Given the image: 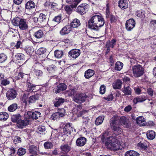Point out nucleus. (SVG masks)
<instances>
[{"label":"nucleus","mask_w":156,"mask_h":156,"mask_svg":"<svg viewBox=\"0 0 156 156\" xmlns=\"http://www.w3.org/2000/svg\"><path fill=\"white\" fill-rule=\"evenodd\" d=\"M82 0H73L72 4V8H74Z\"/></svg>","instance_id":"obj_63"},{"label":"nucleus","mask_w":156,"mask_h":156,"mask_svg":"<svg viewBox=\"0 0 156 156\" xmlns=\"http://www.w3.org/2000/svg\"><path fill=\"white\" fill-rule=\"evenodd\" d=\"M61 118H62V117L58 112L53 113L51 115V119L53 120L59 119Z\"/></svg>","instance_id":"obj_41"},{"label":"nucleus","mask_w":156,"mask_h":156,"mask_svg":"<svg viewBox=\"0 0 156 156\" xmlns=\"http://www.w3.org/2000/svg\"><path fill=\"white\" fill-rule=\"evenodd\" d=\"M125 156H140V154L137 152L133 150H130L126 151L125 154Z\"/></svg>","instance_id":"obj_32"},{"label":"nucleus","mask_w":156,"mask_h":156,"mask_svg":"<svg viewBox=\"0 0 156 156\" xmlns=\"http://www.w3.org/2000/svg\"><path fill=\"white\" fill-rule=\"evenodd\" d=\"M60 148L61 150V152L64 154H66L68 153L71 150L70 146L68 144H65L62 145L60 146Z\"/></svg>","instance_id":"obj_10"},{"label":"nucleus","mask_w":156,"mask_h":156,"mask_svg":"<svg viewBox=\"0 0 156 156\" xmlns=\"http://www.w3.org/2000/svg\"><path fill=\"white\" fill-rule=\"evenodd\" d=\"M73 101L75 102L80 104L78 105H76L75 106L76 107L77 111L80 110L82 108V105L81 104L84 102L85 101L86 98H73Z\"/></svg>","instance_id":"obj_11"},{"label":"nucleus","mask_w":156,"mask_h":156,"mask_svg":"<svg viewBox=\"0 0 156 156\" xmlns=\"http://www.w3.org/2000/svg\"><path fill=\"white\" fill-rule=\"evenodd\" d=\"M54 55L57 58H61L63 55V51H62L56 50L54 52Z\"/></svg>","instance_id":"obj_37"},{"label":"nucleus","mask_w":156,"mask_h":156,"mask_svg":"<svg viewBox=\"0 0 156 156\" xmlns=\"http://www.w3.org/2000/svg\"><path fill=\"white\" fill-rule=\"evenodd\" d=\"M73 8L70 6H66L65 7L66 11L68 14H70Z\"/></svg>","instance_id":"obj_64"},{"label":"nucleus","mask_w":156,"mask_h":156,"mask_svg":"<svg viewBox=\"0 0 156 156\" xmlns=\"http://www.w3.org/2000/svg\"><path fill=\"white\" fill-rule=\"evenodd\" d=\"M71 31L70 25H68L63 27L60 31V34L62 36L67 34Z\"/></svg>","instance_id":"obj_12"},{"label":"nucleus","mask_w":156,"mask_h":156,"mask_svg":"<svg viewBox=\"0 0 156 156\" xmlns=\"http://www.w3.org/2000/svg\"><path fill=\"white\" fill-rule=\"evenodd\" d=\"M146 135L148 140H152L155 138L156 136V134L154 131L149 130L147 132Z\"/></svg>","instance_id":"obj_24"},{"label":"nucleus","mask_w":156,"mask_h":156,"mask_svg":"<svg viewBox=\"0 0 156 156\" xmlns=\"http://www.w3.org/2000/svg\"><path fill=\"white\" fill-rule=\"evenodd\" d=\"M123 66V64L122 62L119 61L117 62L115 64V69L118 71H120L122 69Z\"/></svg>","instance_id":"obj_38"},{"label":"nucleus","mask_w":156,"mask_h":156,"mask_svg":"<svg viewBox=\"0 0 156 156\" xmlns=\"http://www.w3.org/2000/svg\"><path fill=\"white\" fill-rule=\"evenodd\" d=\"M26 152V151L25 149L21 147L18 149L17 154L19 156H22L24 155Z\"/></svg>","instance_id":"obj_46"},{"label":"nucleus","mask_w":156,"mask_h":156,"mask_svg":"<svg viewBox=\"0 0 156 156\" xmlns=\"http://www.w3.org/2000/svg\"><path fill=\"white\" fill-rule=\"evenodd\" d=\"M41 113L40 112L35 111L33 112H31V118L33 119H37L39 117H40Z\"/></svg>","instance_id":"obj_35"},{"label":"nucleus","mask_w":156,"mask_h":156,"mask_svg":"<svg viewBox=\"0 0 156 156\" xmlns=\"http://www.w3.org/2000/svg\"><path fill=\"white\" fill-rule=\"evenodd\" d=\"M88 27L96 31H98L100 28L105 24L104 19L101 16L95 15L92 16L88 22Z\"/></svg>","instance_id":"obj_2"},{"label":"nucleus","mask_w":156,"mask_h":156,"mask_svg":"<svg viewBox=\"0 0 156 156\" xmlns=\"http://www.w3.org/2000/svg\"><path fill=\"white\" fill-rule=\"evenodd\" d=\"M104 119V116H99L96 118L95 123L96 125H99L102 123Z\"/></svg>","instance_id":"obj_44"},{"label":"nucleus","mask_w":156,"mask_h":156,"mask_svg":"<svg viewBox=\"0 0 156 156\" xmlns=\"http://www.w3.org/2000/svg\"><path fill=\"white\" fill-rule=\"evenodd\" d=\"M7 59V56L4 53L0 54V63H2L5 62Z\"/></svg>","instance_id":"obj_49"},{"label":"nucleus","mask_w":156,"mask_h":156,"mask_svg":"<svg viewBox=\"0 0 156 156\" xmlns=\"http://www.w3.org/2000/svg\"><path fill=\"white\" fill-rule=\"evenodd\" d=\"M61 19V16L60 15H59L55 17L52 20L58 23H60Z\"/></svg>","instance_id":"obj_60"},{"label":"nucleus","mask_w":156,"mask_h":156,"mask_svg":"<svg viewBox=\"0 0 156 156\" xmlns=\"http://www.w3.org/2000/svg\"><path fill=\"white\" fill-rule=\"evenodd\" d=\"M116 40L115 39H112L111 41L107 42L106 46L107 48V50L109 51L110 48H113L114 46L116 44Z\"/></svg>","instance_id":"obj_25"},{"label":"nucleus","mask_w":156,"mask_h":156,"mask_svg":"<svg viewBox=\"0 0 156 156\" xmlns=\"http://www.w3.org/2000/svg\"><path fill=\"white\" fill-rule=\"evenodd\" d=\"M34 73L37 76L40 77L43 75V72L40 70L35 69Z\"/></svg>","instance_id":"obj_52"},{"label":"nucleus","mask_w":156,"mask_h":156,"mask_svg":"<svg viewBox=\"0 0 156 156\" xmlns=\"http://www.w3.org/2000/svg\"><path fill=\"white\" fill-rule=\"evenodd\" d=\"M122 85V81L119 80H117L113 83L112 86L114 89H119L121 88Z\"/></svg>","instance_id":"obj_26"},{"label":"nucleus","mask_w":156,"mask_h":156,"mask_svg":"<svg viewBox=\"0 0 156 156\" xmlns=\"http://www.w3.org/2000/svg\"><path fill=\"white\" fill-rule=\"evenodd\" d=\"M89 5L86 3H82L77 8V12L81 15L85 14L88 11Z\"/></svg>","instance_id":"obj_7"},{"label":"nucleus","mask_w":156,"mask_h":156,"mask_svg":"<svg viewBox=\"0 0 156 156\" xmlns=\"http://www.w3.org/2000/svg\"><path fill=\"white\" fill-rule=\"evenodd\" d=\"M80 25V20L76 19H74L71 23V27L76 28Z\"/></svg>","instance_id":"obj_33"},{"label":"nucleus","mask_w":156,"mask_h":156,"mask_svg":"<svg viewBox=\"0 0 156 156\" xmlns=\"http://www.w3.org/2000/svg\"><path fill=\"white\" fill-rule=\"evenodd\" d=\"M46 51V49L44 48H41L38 49L37 51V54L38 55H43Z\"/></svg>","instance_id":"obj_50"},{"label":"nucleus","mask_w":156,"mask_h":156,"mask_svg":"<svg viewBox=\"0 0 156 156\" xmlns=\"http://www.w3.org/2000/svg\"><path fill=\"white\" fill-rule=\"evenodd\" d=\"M72 124L71 123H68L65 125L63 128V133L65 134H68L71 133L72 129V127L71 126Z\"/></svg>","instance_id":"obj_18"},{"label":"nucleus","mask_w":156,"mask_h":156,"mask_svg":"<svg viewBox=\"0 0 156 156\" xmlns=\"http://www.w3.org/2000/svg\"><path fill=\"white\" fill-rule=\"evenodd\" d=\"M135 22L133 19H130L127 20L126 23V28L128 31H131L135 27Z\"/></svg>","instance_id":"obj_8"},{"label":"nucleus","mask_w":156,"mask_h":156,"mask_svg":"<svg viewBox=\"0 0 156 156\" xmlns=\"http://www.w3.org/2000/svg\"><path fill=\"white\" fill-rule=\"evenodd\" d=\"M15 56L18 60H23L25 58L24 55L23 54L20 53L17 54Z\"/></svg>","instance_id":"obj_56"},{"label":"nucleus","mask_w":156,"mask_h":156,"mask_svg":"<svg viewBox=\"0 0 156 156\" xmlns=\"http://www.w3.org/2000/svg\"><path fill=\"white\" fill-rule=\"evenodd\" d=\"M144 90H145V92L144 91H143V93H145V92H147L150 96H153V90L151 88H149L147 89V90L146 89H144Z\"/></svg>","instance_id":"obj_57"},{"label":"nucleus","mask_w":156,"mask_h":156,"mask_svg":"<svg viewBox=\"0 0 156 156\" xmlns=\"http://www.w3.org/2000/svg\"><path fill=\"white\" fill-rule=\"evenodd\" d=\"M58 112L62 117H64L66 114V110L63 108L59 109Z\"/></svg>","instance_id":"obj_53"},{"label":"nucleus","mask_w":156,"mask_h":156,"mask_svg":"<svg viewBox=\"0 0 156 156\" xmlns=\"http://www.w3.org/2000/svg\"><path fill=\"white\" fill-rule=\"evenodd\" d=\"M80 54V50L75 49L70 51L68 53V55L70 58L75 59L77 58Z\"/></svg>","instance_id":"obj_9"},{"label":"nucleus","mask_w":156,"mask_h":156,"mask_svg":"<svg viewBox=\"0 0 156 156\" xmlns=\"http://www.w3.org/2000/svg\"><path fill=\"white\" fill-rule=\"evenodd\" d=\"M46 15L43 13H40L38 17L39 23L41 24L45 22L46 19Z\"/></svg>","instance_id":"obj_34"},{"label":"nucleus","mask_w":156,"mask_h":156,"mask_svg":"<svg viewBox=\"0 0 156 156\" xmlns=\"http://www.w3.org/2000/svg\"><path fill=\"white\" fill-rule=\"evenodd\" d=\"M133 73L136 77L142 76L144 73V68L140 65H135L132 67Z\"/></svg>","instance_id":"obj_5"},{"label":"nucleus","mask_w":156,"mask_h":156,"mask_svg":"<svg viewBox=\"0 0 156 156\" xmlns=\"http://www.w3.org/2000/svg\"><path fill=\"white\" fill-rule=\"evenodd\" d=\"M119 6L122 9L127 8L128 6L127 1L126 0H120L119 2Z\"/></svg>","instance_id":"obj_23"},{"label":"nucleus","mask_w":156,"mask_h":156,"mask_svg":"<svg viewBox=\"0 0 156 156\" xmlns=\"http://www.w3.org/2000/svg\"><path fill=\"white\" fill-rule=\"evenodd\" d=\"M21 118V116L19 113L13 115L12 116L11 120L13 122H17Z\"/></svg>","instance_id":"obj_30"},{"label":"nucleus","mask_w":156,"mask_h":156,"mask_svg":"<svg viewBox=\"0 0 156 156\" xmlns=\"http://www.w3.org/2000/svg\"><path fill=\"white\" fill-rule=\"evenodd\" d=\"M34 36L37 38H42L44 35V33L41 30H38L34 34Z\"/></svg>","instance_id":"obj_40"},{"label":"nucleus","mask_w":156,"mask_h":156,"mask_svg":"<svg viewBox=\"0 0 156 156\" xmlns=\"http://www.w3.org/2000/svg\"><path fill=\"white\" fill-rule=\"evenodd\" d=\"M22 101L26 106L31 103H36L39 107H42L45 104L44 98H22Z\"/></svg>","instance_id":"obj_4"},{"label":"nucleus","mask_w":156,"mask_h":156,"mask_svg":"<svg viewBox=\"0 0 156 156\" xmlns=\"http://www.w3.org/2000/svg\"><path fill=\"white\" fill-rule=\"evenodd\" d=\"M149 98H147V99H146L145 98H134L133 101L134 104H136L138 102H141L147 100L148 101V103H150L151 105H153L154 104V100L151 98V99Z\"/></svg>","instance_id":"obj_16"},{"label":"nucleus","mask_w":156,"mask_h":156,"mask_svg":"<svg viewBox=\"0 0 156 156\" xmlns=\"http://www.w3.org/2000/svg\"><path fill=\"white\" fill-rule=\"evenodd\" d=\"M106 91V87L104 85H101L100 89V93L102 94H104Z\"/></svg>","instance_id":"obj_59"},{"label":"nucleus","mask_w":156,"mask_h":156,"mask_svg":"<svg viewBox=\"0 0 156 156\" xmlns=\"http://www.w3.org/2000/svg\"><path fill=\"white\" fill-rule=\"evenodd\" d=\"M118 120L119 118L117 116H114L110 120V125H115L118 122Z\"/></svg>","instance_id":"obj_48"},{"label":"nucleus","mask_w":156,"mask_h":156,"mask_svg":"<svg viewBox=\"0 0 156 156\" xmlns=\"http://www.w3.org/2000/svg\"><path fill=\"white\" fill-rule=\"evenodd\" d=\"M49 73H54L56 69V67L53 65H50L46 68Z\"/></svg>","instance_id":"obj_36"},{"label":"nucleus","mask_w":156,"mask_h":156,"mask_svg":"<svg viewBox=\"0 0 156 156\" xmlns=\"http://www.w3.org/2000/svg\"><path fill=\"white\" fill-rule=\"evenodd\" d=\"M94 74V70L91 69H88L84 73V76L86 79H89L93 76Z\"/></svg>","instance_id":"obj_27"},{"label":"nucleus","mask_w":156,"mask_h":156,"mask_svg":"<svg viewBox=\"0 0 156 156\" xmlns=\"http://www.w3.org/2000/svg\"><path fill=\"white\" fill-rule=\"evenodd\" d=\"M112 128L113 133L116 136L121 134L122 132V129L119 126L112 125Z\"/></svg>","instance_id":"obj_15"},{"label":"nucleus","mask_w":156,"mask_h":156,"mask_svg":"<svg viewBox=\"0 0 156 156\" xmlns=\"http://www.w3.org/2000/svg\"><path fill=\"white\" fill-rule=\"evenodd\" d=\"M83 123L84 124H85L86 126L88 125V123L90 121V119L88 117H86L84 118L83 117Z\"/></svg>","instance_id":"obj_62"},{"label":"nucleus","mask_w":156,"mask_h":156,"mask_svg":"<svg viewBox=\"0 0 156 156\" xmlns=\"http://www.w3.org/2000/svg\"><path fill=\"white\" fill-rule=\"evenodd\" d=\"M123 92L126 94L127 95H130L131 94V89L129 86H126V85L124 84Z\"/></svg>","instance_id":"obj_43"},{"label":"nucleus","mask_w":156,"mask_h":156,"mask_svg":"<svg viewBox=\"0 0 156 156\" xmlns=\"http://www.w3.org/2000/svg\"><path fill=\"white\" fill-rule=\"evenodd\" d=\"M27 90L28 92L31 91L32 90H33L34 89V88L35 87V85H33L32 84L30 83H27Z\"/></svg>","instance_id":"obj_51"},{"label":"nucleus","mask_w":156,"mask_h":156,"mask_svg":"<svg viewBox=\"0 0 156 156\" xmlns=\"http://www.w3.org/2000/svg\"><path fill=\"white\" fill-rule=\"evenodd\" d=\"M1 84L3 86H6L10 83V81L9 78L2 80L1 81Z\"/></svg>","instance_id":"obj_54"},{"label":"nucleus","mask_w":156,"mask_h":156,"mask_svg":"<svg viewBox=\"0 0 156 156\" xmlns=\"http://www.w3.org/2000/svg\"><path fill=\"white\" fill-rule=\"evenodd\" d=\"M36 6L35 3L32 1H29L26 4V9L28 10L34 9Z\"/></svg>","instance_id":"obj_22"},{"label":"nucleus","mask_w":156,"mask_h":156,"mask_svg":"<svg viewBox=\"0 0 156 156\" xmlns=\"http://www.w3.org/2000/svg\"><path fill=\"white\" fill-rule=\"evenodd\" d=\"M101 136L102 144H105L107 147L114 150L118 149L120 142L116 137L111 136L107 137V133H103Z\"/></svg>","instance_id":"obj_1"},{"label":"nucleus","mask_w":156,"mask_h":156,"mask_svg":"<svg viewBox=\"0 0 156 156\" xmlns=\"http://www.w3.org/2000/svg\"><path fill=\"white\" fill-rule=\"evenodd\" d=\"M12 22L14 25L18 26L21 30H26L28 29V21L27 19L17 17L14 19Z\"/></svg>","instance_id":"obj_3"},{"label":"nucleus","mask_w":156,"mask_h":156,"mask_svg":"<svg viewBox=\"0 0 156 156\" xmlns=\"http://www.w3.org/2000/svg\"><path fill=\"white\" fill-rule=\"evenodd\" d=\"M119 122L124 127L128 128L131 126V123L129 119L124 116H121L119 119Z\"/></svg>","instance_id":"obj_6"},{"label":"nucleus","mask_w":156,"mask_h":156,"mask_svg":"<svg viewBox=\"0 0 156 156\" xmlns=\"http://www.w3.org/2000/svg\"><path fill=\"white\" fill-rule=\"evenodd\" d=\"M145 13L144 11L140 10L136 12V14L138 17L142 18L145 17Z\"/></svg>","instance_id":"obj_47"},{"label":"nucleus","mask_w":156,"mask_h":156,"mask_svg":"<svg viewBox=\"0 0 156 156\" xmlns=\"http://www.w3.org/2000/svg\"><path fill=\"white\" fill-rule=\"evenodd\" d=\"M136 123L140 126H145L146 124V122L145 121L144 118L142 116L137 117L136 119Z\"/></svg>","instance_id":"obj_19"},{"label":"nucleus","mask_w":156,"mask_h":156,"mask_svg":"<svg viewBox=\"0 0 156 156\" xmlns=\"http://www.w3.org/2000/svg\"><path fill=\"white\" fill-rule=\"evenodd\" d=\"M44 148L46 149H51L53 147V145L52 143L49 141L45 142L44 144Z\"/></svg>","instance_id":"obj_45"},{"label":"nucleus","mask_w":156,"mask_h":156,"mask_svg":"<svg viewBox=\"0 0 156 156\" xmlns=\"http://www.w3.org/2000/svg\"><path fill=\"white\" fill-rule=\"evenodd\" d=\"M31 112L28 111L26 112L24 115V118L25 121H28L30 122V119H31Z\"/></svg>","instance_id":"obj_42"},{"label":"nucleus","mask_w":156,"mask_h":156,"mask_svg":"<svg viewBox=\"0 0 156 156\" xmlns=\"http://www.w3.org/2000/svg\"><path fill=\"white\" fill-rule=\"evenodd\" d=\"M25 51L28 55L31 54L34 51V49L30 47H28L25 49Z\"/></svg>","instance_id":"obj_55"},{"label":"nucleus","mask_w":156,"mask_h":156,"mask_svg":"<svg viewBox=\"0 0 156 156\" xmlns=\"http://www.w3.org/2000/svg\"><path fill=\"white\" fill-rule=\"evenodd\" d=\"M137 146L142 151H146L148 148L147 144L145 141L140 142L137 144Z\"/></svg>","instance_id":"obj_21"},{"label":"nucleus","mask_w":156,"mask_h":156,"mask_svg":"<svg viewBox=\"0 0 156 156\" xmlns=\"http://www.w3.org/2000/svg\"><path fill=\"white\" fill-rule=\"evenodd\" d=\"M17 108V105L16 104L14 103L10 105L8 108V110L10 112H13Z\"/></svg>","instance_id":"obj_39"},{"label":"nucleus","mask_w":156,"mask_h":156,"mask_svg":"<svg viewBox=\"0 0 156 156\" xmlns=\"http://www.w3.org/2000/svg\"><path fill=\"white\" fill-rule=\"evenodd\" d=\"M7 98H16L17 95L16 91L13 89H10L6 93Z\"/></svg>","instance_id":"obj_20"},{"label":"nucleus","mask_w":156,"mask_h":156,"mask_svg":"<svg viewBox=\"0 0 156 156\" xmlns=\"http://www.w3.org/2000/svg\"><path fill=\"white\" fill-rule=\"evenodd\" d=\"M29 124V121H26L24 120H23L21 119L16 123V126L19 128L22 129L24 126H27Z\"/></svg>","instance_id":"obj_17"},{"label":"nucleus","mask_w":156,"mask_h":156,"mask_svg":"<svg viewBox=\"0 0 156 156\" xmlns=\"http://www.w3.org/2000/svg\"><path fill=\"white\" fill-rule=\"evenodd\" d=\"M87 142V139L83 137L78 138L76 141V144L77 146L82 147Z\"/></svg>","instance_id":"obj_14"},{"label":"nucleus","mask_w":156,"mask_h":156,"mask_svg":"<svg viewBox=\"0 0 156 156\" xmlns=\"http://www.w3.org/2000/svg\"><path fill=\"white\" fill-rule=\"evenodd\" d=\"M65 100L62 98H56L55 100L54 104L55 107H58L62 104Z\"/></svg>","instance_id":"obj_29"},{"label":"nucleus","mask_w":156,"mask_h":156,"mask_svg":"<svg viewBox=\"0 0 156 156\" xmlns=\"http://www.w3.org/2000/svg\"><path fill=\"white\" fill-rule=\"evenodd\" d=\"M9 118L8 114L5 112H0V121H6Z\"/></svg>","instance_id":"obj_31"},{"label":"nucleus","mask_w":156,"mask_h":156,"mask_svg":"<svg viewBox=\"0 0 156 156\" xmlns=\"http://www.w3.org/2000/svg\"><path fill=\"white\" fill-rule=\"evenodd\" d=\"M66 88V86L65 83H60L57 86L56 88L54 89L53 91L55 93H57L65 90Z\"/></svg>","instance_id":"obj_13"},{"label":"nucleus","mask_w":156,"mask_h":156,"mask_svg":"<svg viewBox=\"0 0 156 156\" xmlns=\"http://www.w3.org/2000/svg\"><path fill=\"white\" fill-rule=\"evenodd\" d=\"M45 130V128L44 126H39L37 129V131L40 133H43Z\"/></svg>","instance_id":"obj_61"},{"label":"nucleus","mask_w":156,"mask_h":156,"mask_svg":"<svg viewBox=\"0 0 156 156\" xmlns=\"http://www.w3.org/2000/svg\"><path fill=\"white\" fill-rule=\"evenodd\" d=\"M145 88H142L140 89L139 87H135L134 88V90L135 92L137 94H140L142 91H143V90H144Z\"/></svg>","instance_id":"obj_58"},{"label":"nucleus","mask_w":156,"mask_h":156,"mask_svg":"<svg viewBox=\"0 0 156 156\" xmlns=\"http://www.w3.org/2000/svg\"><path fill=\"white\" fill-rule=\"evenodd\" d=\"M29 151L31 155H37V147L36 146L34 145L31 146L30 147L29 149Z\"/></svg>","instance_id":"obj_28"}]
</instances>
